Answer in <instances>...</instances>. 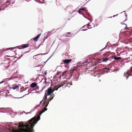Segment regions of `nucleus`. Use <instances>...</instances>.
<instances>
[{
    "label": "nucleus",
    "instance_id": "obj_40",
    "mask_svg": "<svg viewBox=\"0 0 132 132\" xmlns=\"http://www.w3.org/2000/svg\"><path fill=\"white\" fill-rule=\"evenodd\" d=\"M31 112V111H30V112H28V113H26V114H28V113H30V112Z\"/></svg>",
    "mask_w": 132,
    "mask_h": 132
},
{
    "label": "nucleus",
    "instance_id": "obj_33",
    "mask_svg": "<svg viewBox=\"0 0 132 132\" xmlns=\"http://www.w3.org/2000/svg\"><path fill=\"white\" fill-rule=\"evenodd\" d=\"M46 73H47L46 71H45V75H46Z\"/></svg>",
    "mask_w": 132,
    "mask_h": 132
},
{
    "label": "nucleus",
    "instance_id": "obj_47",
    "mask_svg": "<svg viewBox=\"0 0 132 132\" xmlns=\"http://www.w3.org/2000/svg\"><path fill=\"white\" fill-rule=\"evenodd\" d=\"M1 109V108H0V109Z\"/></svg>",
    "mask_w": 132,
    "mask_h": 132
},
{
    "label": "nucleus",
    "instance_id": "obj_38",
    "mask_svg": "<svg viewBox=\"0 0 132 132\" xmlns=\"http://www.w3.org/2000/svg\"><path fill=\"white\" fill-rule=\"evenodd\" d=\"M97 26V25H94V27H95V26Z\"/></svg>",
    "mask_w": 132,
    "mask_h": 132
},
{
    "label": "nucleus",
    "instance_id": "obj_18",
    "mask_svg": "<svg viewBox=\"0 0 132 132\" xmlns=\"http://www.w3.org/2000/svg\"><path fill=\"white\" fill-rule=\"evenodd\" d=\"M88 27L87 26V25H85L83 27H82V28H87Z\"/></svg>",
    "mask_w": 132,
    "mask_h": 132
},
{
    "label": "nucleus",
    "instance_id": "obj_1",
    "mask_svg": "<svg viewBox=\"0 0 132 132\" xmlns=\"http://www.w3.org/2000/svg\"><path fill=\"white\" fill-rule=\"evenodd\" d=\"M47 109L45 108L39 112V114L35 117L26 122H20L16 123L14 125L18 126V128L13 129L10 132H33V128L37 122L40 120L42 114L46 111Z\"/></svg>",
    "mask_w": 132,
    "mask_h": 132
},
{
    "label": "nucleus",
    "instance_id": "obj_10",
    "mask_svg": "<svg viewBox=\"0 0 132 132\" xmlns=\"http://www.w3.org/2000/svg\"><path fill=\"white\" fill-rule=\"evenodd\" d=\"M53 97H51V98H50V99L49 100V101H48L47 103L46 104V107H47L48 106V104H49V102H50V101L52 100V99H53ZM48 100L49 99H48Z\"/></svg>",
    "mask_w": 132,
    "mask_h": 132
},
{
    "label": "nucleus",
    "instance_id": "obj_30",
    "mask_svg": "<svg viewBox=\"0 0 132 132\" xmlns=\"http://www.w3.org/2000/svg\"><path fill=\"white\" fill-rule=\"evenodd\" d=\"M78 12L79 13V14H80V10H79L78 11Z\"/></svg>",
    "mask_w": 132,
    "mask_h": 132
},
{
    "label": "nucleus",
    "instance_id": "obj_3",
    "mask_svg": "<svg viewBox=\"0 0 132 132\" xmlns=\"http://www.w3.org/2000/svg\"><path fill=\"white\" fill-rule=\"evenodd\" d=\"M71 59H66L63 61V62L64 63L68 64L71 62Z\"/></svg>",
    "mask_w": 132,
    "mask_h": 132
},
{
    "label": "nucleus",
    "instance_id": "obj_9",
    "mask_svg": "<svg viewBox=\"0 0 132 132\" xmlns=\"http://www.w3.org/2000/svg\"><path fill=\"white\" fill-rule=\"evenodd\" d=\"M121 59V58L119 57H114V60H119Z\"/></svg>",
    "mask_w": 132,
    "mask_h": 132
},
{
    "label": "nucleus",
    "instance_id": "obj_34",
    "mask_svg": "<svg viewBox=\"0 0 132 132\" xmlns=\"http://www.w3.org/2000/svg\"><path fill=\"white\" fill-rule=\"evenodd\" d=\"M69 84V85H72V84H71L70 83H69L68 84V85Z\"/></svg>",
    "mask_w": 132,
    "mask_h": 132
},
{
    "label": "nucleus",
    "instance_id": "obj_7",
    "mask_svg": "<svg viewBox=\"0 0 132 132\" xmlns=\"http://www.w3.org/2000/svg\"><path fill=\"white\" fill-rule=\"evenodd\" d=\"M29 46V45L28 44H24L22 46V48H25Z\"/></svg>",
    "mask_w": 132,
    "mask_h": 132
},
{
    "label": "nucleus",
    "instance_id": "obj_19",
    "mask_svg": "<svg viewBox=\"0 0 132 132\" xmlns=\"http://www.w3.org/2000/svg\"><path fill=\"white\" fill-rule=\"evenodd\" d=\"M108 60V59H103V61H104V62L106 61H107Z\"/></svg>",
    "mask_w": 132,
    "mask_h": 132
},
{
    "label": "nucleus",
    "instance_id": "obj_5",
    "mask_svg": "<svg viewBox=\"0 0 132 132\" xmlns=\"http://www.w3.org/2000/svg\"><path fill=\"white\" fill-rule=\"evenodd\" d=\"M129 76V72H126L124 73V76L126 77V79H127Z\"/></svg>",
    "mask_w": 132,
    "mask_h": 132
},
{
    "label": "nucleus",
    "instance_id": "obj_44",
    "mask_svg": "<svg viewBox=\"0 0 132 132\" xmlns=\"http://www.w3.org/2000/svg\"><path fill=\"white\" fill-rule=\"evenodd\" d=\"M2 83V82L0 83Z\"/></svg>",
    "mask_w": 132,
    "mask_h": 132
},
{
    "label": "nucleus",
    "instance_id": "obj_43",
    "mask_svg": "<svg viewBox=\"0 0 132 132\" xmlns=\"http://www.w3.org/2000/svg\"><path fill=\"white\" fill-rule=\"evenodd\" d=\"M88 28V29H90V28Z\"/></svg>",
    "mask_w": 132,
    "mask_h": 132
},
{
    "label": "nucleus",
    "instance_id": "obj_41",
    "mask_svg": "<svg viewBox=\"0 0 132 132\" xmlns=\"http://www.w3.org/2000/svg\"><path fill=\"white\" fill-rule=\"evenodd\" d=\"M112 16H111V17H109V18H112Z\"/></svg>",
    "mask_w": 132,
    "mask_h": 132
},
{
    "label": "nucleus",
    "instance_id": "obj_32",
    "mask_svg": "<svg viewBox=\"0 0 132 132\" xmlns=\"http://www.w3.org/2000/svg\"><path fill=\"white\" fill-rule=\"evenodd\" d=\"M87 26H88V27H90V26L89 24V23H88V25H87Z\"/></svg>",
    "mask_w": 132,
    "mask_h": 132
},
{
    "label": "nucleus",
    "instance_id": "obj_15",
    "mask_svg": "<svg viewBox=\"0 0 132 132\" xmlns=\"http://www.w3.org/2000/svg\"><path fill=\"white\" fill-rule=\"evenodd\" d=\"M85 10V8L84 7H83V8H81L79 9V10Z\"/></svg>",
    "mask_w": 132,
    "mask_h": 132
},
{
    "label": "nucleus",
    "instance_id": "obj_6",
    "mask_svg": "<svg viewBox=\"0 0 132 132\" xmlns=\"http://www.w3.org/2000/svg\"><path fill=\"white\" fill-rule=\"evenodd\" d=\"M37 85V84L36 83L33 82L31 84V85H30V86L32 88H34Z\"/></svg>",
    "mask_w": 132,
    "mask_h": 132
},
{
    "label": "nucleus",
    "instance_id": "obj_39",
    "mask_svg": "<svg viewBox=\"0 0 132 132\" xmlns=\"http://www.w3.org/2000/svg\"><path fill=\"white\" fill-rule=\"evenodd\" d=\"M41 66V65H38V66H36V67H39V66Z\"/></svg>",
    "mask_w": 132,
    "mask_h": 132
},
{
    "label": "nucleus",
    "instance_id": "obj_45",
    "mask_svg": "<svg viewBox=\"0 0 132 132\" xmlns=\"http://www.w3.org/2000/svg\"><path fill=\"white\" fill-rule=\"evenodd\" d=\"M27 52H26V53H27Z\"/></svg>",
    "mask_w": 132,
    "mask_h": 132
},
{
    "label": "nucleus",
    "instance_id": "obj_31",
    "mask_svg": "<svg viewBox=\"0 0 132 132\" xmlns=\"http://www.w3.org/2000/svg\"><path fill=\"white\" fill-rule=\"evenodd\" d=\"M2 7V5H1L0 6V11L1 10V8Z\"/></svg>",
    "mask_w": 132,
    "mask_h": 132
},
{
    "label": "nucleus",
    "instance_id": "obj_8",
    "mask_svg": "<svg viewBox=\"0 0 132 132\" xmlns=\"http://www.w3.org/2000/svg\"><path fill=\"white\" fill-rule=\"evenodd\" d=\"M39 107V105H36V106H35V107H34V108H33L32 110L31 111L32 112L34 111L36 109H38V108Z\"/></svg>",
    "mask_w": 132,
    "mask_h": 132
},
{
    "label": "nucleus",
    "instance_id": "obj_24",
    "mask_svg": "<svg viewBox=\"0 0 132 132\" xmlns=\"http://www.w3.org/2000/svg\"><path fill=\"white\" fill-rule=\"evenodd\" d=\"M67 72V71H64V72H63V74H64L65 73H66Z\"/></svg>",
    "mask_w": 132,
    "mask_h": 132
},
{
    "label": "nucleus",
    "instance_id": "obj_11",
    "mask_svg": "<svg viewBox=\"0 0 132 132\" xmlns=\"http://www.w3.org/2000/svg\"><path fill=\"white\" fill-rule=\"evenodd\" d=\"M18 88V86L15 85V86H14V87H12V89H13V90H14Z\"/></svg>",
    "mask_w": 132,
    "mask_h": 132
},
{
    "label": "nucleus",
    "instance_id": "obj_2",
    "mask_svg": "<svg viewBox=\"0 0 132 132\" xmlns=\"http://www.w3.org/2000/svg\"><path fill=\"white\" fill-rule=\"evenodd\" d=\"M52 89H51V88L50 87H49L48 90L45 91V93H47V94H48L47 95L48 96H50L52 93Z\"/></svg>",
    "mask_w": 132,
    "mask_h": 132
},
{
    "label": "nucleus",
    "instance_id": "obj_37",
    "mask_svg": "<svg viewBox=\"0 0 132 132\" xmlns=\"http://www.w3.org/2000/svg\"><path fill=\"white\" fill-rule=\"evenodd\" d=\"M88 19V20L90 21V22L91 23L92 22V21L91 20H90L89 19Z\"/></svg>",
    "mask_w": 132,
    "mask_h": 132
},
{
    "label": "nucleus",
    "instance_id": "obj_25",
    "mask_svg": "<svg viewBox=\"0 0 132 132\" xmlns=\"http://www.w3.org/2000/svg\"><path fill=\"white\" fill-rule=\"evenodd\" d=\"M86 63V62H85V63H84V62H82V64H84V65H86V64H85V63Z\"/></svg>",
    "mask_w": 132,
    "mask_h": 132
},
{
    "label": "nucleus",
    "instance_id": "obj_29",
    "mask_svg": "<svg viewBox=\"0 0 132 132\" xmlns=\"http://www.w3.org/2000/svg\"><path fill=\"white\" fill-rule=\"evenodd\" d=\"M130 71H132V66L131 67V68H130Z\"/></svg>",
    "mask_w": 132,
    "mask_h": 132
},
{
    "label": "nucleus",
    "instance_id": "obj_28",
    "mask_svg": "<svg viewBox=\"0 0 132 132\" xmlns=\"http://www.w3.org/2000/svg\"><path fill=\"white\" fill-rule=\"evenodd\" d=\"M87 30V29H83L82 30V31H85L86 30Z\"/></svg>",
    "mask_w": 132,
    "mask_h": 132
},
{
    "label": "nucleus",
    "instance_id": "obj_16",
    "mask_svg": "<svg viewBox=\"0 0 132 132\" xmlns=\"http://www.w3.org/2000/svg\"><path fill=\"white\" fill-rule=\"evenodd\" d=\"M38 54L37 55H34V57H33L34 58L35 56H37V55H39L40 54Z\"/></svg>",
    "mask_w": 132,
    "mask_h": 132
},
{
    "label": "nucleus",
    "instance_id": "obj_42",
    "mask_svg": "<svg viewBox=\"0 0 132 132\" xmlns=\"http://www.w3.org/2000/svg\"><path fill=\"white\" fill-rule=\"evenodd\" d=\"M115 15H114L112 17H115Z\"/></svg>",
    "mask_w": 132,
    "mask_h": 132
},
{
    "label": "nucleus",
    "instance_id": "obj_36",
    "mask_svg": "<svg viewBox=\"0 0 132 132\" xmlns=\"http://www.w3.org/2000/svg\"><path fill=\"white\" fill-rule=\"evenodd\" d=\"M67 34H70V32H67Z\"/></svg>",
    "mask_w": 132,
    "mask_h": 132
},
{
    "label": "nucleus",
    "instance_id": "obj_26",
    "mask_svg": "<svg viewBox=\"0 0 132 132\" xmlns=\"http://www.w3.org/2000/svg\"><path fill=\"white\" fill-rule=\"evenodd\" d=\"M105 47L104 48H103V49H102V50H101L100 51H102L104 50L105 49Z\"/></svg>",
    "mask_w": 132,
    "mask_h": 132
},
{
    "label": "nucleus",
    "instance_id": "obj_4",
    "mask_svg": "<svg viewBox=\"0 0 132 132\" xmlns=\"http://www.w3.org/2000/svg\"><path fill=\"white\" fill-rule=\"evenodd\" d=\"M41 34H40L38 35L35 37L34 38V40L35 41V42H36L38 40V39L39 37L41 35Z\"/></svg>",
    "mask_w": 132,
    "mask_h": 132
},
{
    "label": "nucleus",
    "instance_id": "obj_46",
    "mask_svg": "<svg viewBox=\"0 0 132 132\" xmlns=\"http://www.w3.org/2000/svg\"><path fill=\"white\" fill-rule=\"evenodd\" d=\"M42 80H45V79H42Z\"/></svg>",
    "mask_w": 132,
    "mask_h": 132
},
{
    "label": "nucleus",
    "instance_id": "obj_27",
    "mask_svg": "<svg viewBox=\"0 0 132 132\" xmlns=\"http://www.w3.org/2000/svg\"><path fill=\"white\" fill-rule=\"evenodd\" d=\"M47 99L46 96H44V100H46Z\"/></svg>",
    "mask_w": 132,
    "mask_h": 132
},
{
    "label": "nucleus",
    "instance_id": "obj_12",
    "mask_svg": "<svg viewBox=\"0 0 132 132\" xmlns=\"http://www.w3.org/2000/svg\"><path fill=\"white\" fill-rule=\"evenodd\" d=\"M79 76L78 75H76L74 76V78L75 79H76L79 77Z\"/></svg>",
    "mask_w": 132,
    "mask_h": 132
},
{
    "label": "nucleus",
    "instance_id": "obj_14",
    "mask_svg": "<svg viewBox=\"0 0 132 132\" xmlns=\"http://www.w3.org/2000/svg\"><path fill=\"white\" fill-rule=\"evenodd\" d=\"M75 70V69H71L70 70V72L71 73L73 72Z\"/></svg>",
    "mask_w": 132,
    "mask_h": 132
},
{
    "label": "nucleus",
    "instance_id": "obj_35",
    "mask_svg": "<svg viewBox=\"0 0 132 132\" xmlns=\"http://www.w3.org/2000/svg\"><path fill=\"white\" fill-rule=\"evenodd\" d=\"M42 101L40 102V104H39L38 105H40V104H41V103H42Z\"/></svg>",
    "mask_w": 132,
    "mask_h": 132
},
{
    "label": "nucleus",
    "instance_id": "obj_13",
    "mask_svg": "<svg viewBox=\"0 0 132 132\" xmlns=\"http://www.w3.org/2000/svg\"><path fill=\"white\" fill-rule=\"evenodd\" d=\"M13 48H7L6 49H5L4 51H6L9 50H13Z\"/></svg>",
    "mask_w": 132,
    "mask_h": 132
},
{
    "label": "nucleus",
    "instance_id": "obj_20",
    "mask_svg": "<svg viewBox=\"0 0 132 132\" xmlns=\"http://www.w3.org/2000/svg\"><path fill=\"white\" fill-rule=\"evenodd\" d=\"M104 69H106L108 70H110V69L108 68H104Z\"/></svg>",
    "mask_w": 132,
    "mask_h": 132
},
{
    "label": "nucleus",
    "instance_id": "obj_22",
    "mask_svg": "<svg viewBox=\"0 0 132 132\" xmlns=\"http://www.w3.org/2000/svg\"><path fill=\"white\" fill-rule=\"evenodd\" d=\"M23 56V54L21 55V56H20V57H19V58H18V59H17V60H18L19 59H20V58L21 57H22V56Z\"/></svg>",
    "mask_w": 132,
    "mask_h": 132
},
{
    "label": "nucleus",
    "instance_id": "obj_21",
    "mask_svg": "<svg viewBox=\"0 0 132 132\" xmlns=\"http://www.w3.org/2000/svg\"><path fill=\"white\" fill-rule=\"evenodd\" d=\"M121 24L122 25H126V27L125 28V29L127 27V25L126 24L124 23H122Z\"/></svg>",
    "mask_w": 132,
    "mask_h": 132
},
{
    "label": "nucleus",
    "instance_id": "obj_23",
    "mask_svg": "<svg viewBox=\"0 0 132 132\" xmlns=\"http://www.w3.org/2000/svg\"><path fill=\"white\" fill-rule=\"evenodd\" d=\"M63 85H62V86H60L59 87V88H58L56 89L55 90H57V89H58V88H60L61 87V86H62Z\"/></svg>",
    "mask_w": 132,
    "mask_h": 132
},
{
    "label": "nucleus",
    "instance_id": "obj_17",
    "mask_svg": "<svg viewBox=\"0 0 132 132\" xmlns=\"http://www.w3.org/2000/svg\"><path fill=\"white\" fill-rule=\"evenodd\" d=\"M46 62H42V64H43V66L44 65H45V64L46 63Z\"/></svg>",
    "mask_w": 132,
    "mask_h": 132
}]
</instances>
